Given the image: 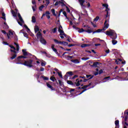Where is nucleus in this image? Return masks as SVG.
Masks as SVG:
<instances>
[{"label":"nucleus","mask_w":128,"mask_h":128,"mask_svg":"<svg viewBox=\"0 0 128 128\" xmlns=\"http://www.w3.org/2000/svg\"><path fill=\"white\" fill-rule=\"evenodd\" d=\"M84 28H85L86 30H88V28H90V26L86 25L84 26Z\"/></svg>","instance_id":"052dcab7"},{"label":"nucleus","mask_w":128,"mask_h":128,"mask_svg":"<svg viewBox=\"0 0 128 128\" xmlns=\"http://www.w3.org/2000/svg\"><path fill=\"white\" fill-rule=\"evenodd\" d=\"M58 82L60 86H62L64 85V82H62V80H58Z\"/></svg>","instance_id":"c9c22d12"},{"label":"nucleus","mask_w":128,"mask_h":128,"mask_svg":"<svg viewBox=\"0 0 128 128\" xmlns=\"http://www.w3.org/2000/svg\"><path fill=\"white\" fill-rule=\"evenodd\" d=\"M106 34L108 36H112L111 38H112V40H116V38H118V35L116 33V31L112 30L106 31Z\"/></svg>","instance_id":"f257e3e1"},{"label":"nucleus","mask_w":128,"mask_h":128,"mask_svg":"<svg viewBox=\"0 0 128 128\" xmlns=\"http://www.w3.org/2000/svg\"><path fill=\"white\" fill-rule=\"evenodd\" d=\"M98 64H100V62H94L93 63V64L90 65V66L92 68H98Z\"/></svg>","instance_id":"1a4fd4ad"},{"label":"nucleus","mask_w":128,"mask_h":128,"mask_svg":"<svg viewBox=\"0 0 128 128\" xmlns=\"http://www.w3.org/2000/svg\"><path fill=\"white\" fill-rule=\"evenodd\" d=\"M92 78H94V75H92L90 78L88 79L84 78L83 82H88V80H92Z\"/></svg>","instance_id":"c756f323"},{"label":"nucleus","mask_w":128,"mask_h":128,"mask_svg":"<svg viewBox=\"0 0 128 128\" xmlns=\"http://www.w3.org/2000/svg\"><path fill=\"white\" fill-rule=\"evenodd\" d=\"M62 4V1H56V2L54 4V6H58V4Z\"/></svg>","instance_id":"72a5a7b5"},{"label":"nucleus","mask_w":128,"mask_h":128,"mask_svg":"<svg viewBox=\"0 0 128 128\" xmlns=\"http://www.w3.org/2000/svg\"><path fill=\"white\" fill-rule=\"evenodd\" d=\"M51 12L53 16H56V10H54V8L52 9Z\"/></svg>","instance_id":"c85d7f7f"},{"label":"nucleus","mask_w":128,"mask_h":128,"mask_svg":"<svg viewBox=\"0 0 128 128\" xmlns=\"http://www.w3.org/2000/svg\"><path fill=\"white\" fill-rule=\"evenodd\" d=\"M44 8V5H42L41 6H40L39 7V10L40 12H42V8Z\"/></svg>","instance_id":"c03bdc74"},{"label":"nucleus","mask_w":128,"mask_h":128,"mask_svg":"<svg viewBox=\"0 0 128 128\" xmlns=\"http://www.w3.org/2000/svg\"><path fill=\"white\" fill-rule=\"evenodd\" d=\"M44 14H46L47 18L48 19L50 18V11H46Z\"/></svg>","instance_id":"f3484780"},{"label":"nucleus","mask_w":128,"mask_h":128,"mask_svg":"<svg viewBox=\"0 0 128 128\" xmlns=\"http://www.w3.org/2000/svg\"><path fill=\"white\" fill-rule=\"evenodd\" d=\"M102 6H104L106 10H108V4H102Z\"/></svg>","instance_id":"ea45409f"},{"label":"nucleus","mask_w":128,"mask_h":128,"mask_svg":"<svg viewBox=\"0 0 128 128\" xmlns=\"http://www.w3.org/2000/svg\"><path fill=\"white\" fill-rule=\"evenodd\" d=\"M52 51L54 52L56 54H58V50L56 48H54V44H52L51 46Z\"/></svg>","instance_id":"4468645a"},{"label":"nucleus","mask_w":128,"mask_h":128,"mask_svg":"<svg viewBox=\"0 0 128 128\" xmlns=\"http://www.w3.org/2000/svg\"><path fill=\"white\" fill-rule=\"evenodd\" d=\"M32 22L34 24L36 22V17L34 16H32Z\"/></svg>","instance_id":"7c9ffc66"},{"label":"nucleus","mask_w":128,"mask_h":128,"mask_svg":"<svg viewBox=\"0 0 128 128\" xmlns=\"http://www.w3.org/2000/svg\"><path fill=\"white\" fill-rule=\"evenodd\" d=\"M70 62H73V64H80V60H78V59L71 60Z\"/></svg>","instance_id":"6ab92c4d"},{"label":"nucleus","mask_w":128,"mask_h":128,"mask_svg":"<svg viewBox=\"0 0 128 128\" xmlns=\"http://www.w3.org/2000/svg\"><path fill=\"white\" fill-rule=\"evenodd\" d=\"M12 56L10 58V60H14L16 58V54L11 53Z\"/></svg>","instance_id":"aec40b11"},{"label":"nucleus","mask_w":128,"mask_h":128,"mask_svg":"<svg viewBox=\"0 0 128 128\" xmlns=\"http://www.w3.org/2000/svg\"><path fill=\"white\" fill-rule=\"evenodd\" d=\"M68 74H65L64 76V78L65 80H68Z\"/></svg>","instance_id":"774afa93"},{"label":"nucleus","mask_w":128,"mask_h":128,"mask_svg":"<svg viewBox=\"0 0 128 128\" xmlns=\"http://www.w3.org/2000/svg\"><path fill=\"white\" fill-rule=\"evenodd\" d=\"M36 36L37 38L41 39L42 38V33H40V32H38L36 34Z\"/></svg>","instance_id":"9b49d317"},{"label":"nucleus","mask_w":128,"mask_h":128,"mask_svg":"<svg viewBox=\"0 0 128 128\" xmlns=\"http://www.w3.org/2000/svg\"><path fill=\"white\" fill-rule=\"evenodd\" d=\"M12 14L13 16H14V18H16V13L14 10H12Z\"/></svg>","instance_id":"2f4dec72"},{"label":"nucleus","mask_w":128,"mask_h":128,"mask_svg":"<svg viewBox=\"0 0 128 128\" xmlns=\"http://www.w3.org/2000/svg\"><path fill=\"white\" fill-rule=\"evenodd\" d=\"M98 20H100V16H96V18H94V22H98Z\"/></svg>","instance_id":"de8ad7c7"},{"label":"nucleus","mask_w":128,"mask_h":128,"mask_svg":"<svg viewBox=\"0 0 128 128\" xmlns=\"http://www.w3.org/2000/svg\"><path fill=\"white\" fill-rule=\"evenodd\" d=\"M22 52L23 53L24 56H32V54L30 53H28V52H26V49L22 50Z\"/></svg>","instance_id":"39448f33"},{"label":"nucleus","mask_w":128,"mask_h":128,"mask_svg":"<svg viewBox=\"0 0 128 128\" xmlns=\"http://www.w3.org/2000/svg\"><path fill=\"white\" fill-rule=\"evenodd\" d=\"M18 18L22 24H24V20L22 19V16H20V14H18Z\"/></svg>","instance_id":"ddd939ff"},{"label":"nucleus","mask_w":128,"mask_h":128,"mask_svg":"<svg viewBox=\"0 0 128 128\" xmlns=\"http://www.w3.org/2000/svg\"><path fill=\"white\" fill-rule=\"evenodd\" d=\"M92 44H82L81 45V48H86V46H90Z\"/></svg>","instance_id":"5701e85b"},{"label":"nucleus","mask_w":128,"mask_h":128,"mask_svg":"<svg viewBox=\"0 0 128 128\" xmlns=\"http://www.w3.org/2000/svg\"><path fill=\"white\" fill-rule=\"evenodd\" d=\"M87 88H88V85L84 86L82 87V89L83 90L78 94V95L80 96L83 94V92H86V90H88Z\"/></svg>","instance_id":"0eeeda50"},{"label":"nucleus","mask_w":128,"mask_h":128,"mask_svg":"<svg viewBox=\"0 0 128 128\" xmlns=\"http://www.w3.org/2000/svg\"><path fill=\"white\" fill-rule=\"evenodd\" d=\"M14 44L16 46V50H17V52H18V50H20V45H18L16 42H14Z\"/></svg>","instance_id":"b1692460"},{"label":"nucleus","mask_w":128,"mask_h":128,"mask_svg":"<svg viewBox=\"0 0 128 128\" xmlns=\"http://www.w3.org/2000/svg\"><path fill=\"white\" fill-rule=\"evenodd\" d=\"M62 44H63V46H68V43L66 42L63 41Z\"/></svg>","instance_id":"3c124183"},{"label":"nucleus","mask_w":128,"mask_h":128,"mask_svg":"<svg viewBox=\"0 0 128 128\" xmlns=\"http://www.w3.org/2000/svg\"><path fill=\"white\" fill-rule=\"evenodd\" d=\"M74 84H75V86H84V84H80V79L78 78L76 80V82L74 83Z\"/></svg>","instance_id":"423d86ee"},{"label":"nucleus","mask_w":128,"mask_h":128,"mask_svg":"<svg viewBox=\"0 0 128 128\" xmlns=\"http://www.w3.org/2000/svg\"><path fill=\"white\" fill-rule=\"evenodd\" d=\"M10 51L12 52V54H18V52L16 51V50L14 49L13 50L10 49Z\"/></svg>","instance_id":"a19ab883"},{"label":"nucleus","mask_w":128,"mask_h":128,"mask_svg":"<svg viewBox=\"0 0 128 128\" xmlns=\"http://www.w3.org/2000/svg\"><path fill=\"white\" fill-rule=\"evenodd\" d=\"M92 74L86 75V78H92Z\"/></svg>","instance_id":"338daca9"},{"label":"nucleus","mask_w":128,"mask_h":128,"mask_svg":"<svg viewBox=\"0 0 128 128\" xmlns=\"http://www.w3.org/2000/svg\"><path fill=\"white\" fill-rule=\"evenodd\" d=\"M64 16L66 18L67 20H68V15L66 14V11H64L62 12Z\"/></svg>","instance_id":"79ce46f5"},{"label":"nucleus","mask_w":128,"mask_h":128,"mask_svg":"<svg viewBox=\"0 0 128 128\" xmlns=\"http://www.w3.org/2000/svg\"><path fill=\"white\" fill-rule=\"evenodd\" d=\"M66 74H69L70 76H72L74 74H72V72H66Z\"/></svg>","instance_id":"a18cd8bd"},{"label":"nucleus","mask_w":128,"mask_h":128,"mask_svg":"<svg viewBox=\"0 0 128 128\" xmlns=\"http://www.w3.org/2000/svg\"><path fill=\"white\" fill-rule=\"evenodd\" d=\"M17 22L18 24H20V26H22V22H20V21H18V20H17Z\"/></svg>","instance_id":"680f3d73"},{"label":"nucleus","mask_w":128,"mask_h":128,"mask_svg":"<svg viewBox=\"0 0 128 128\" xmlns=\"http://www.w3.org/2000/svg\"><path fill=\"white\" fill-rule=\"evenodd\" d=\"M32 4H34L35 8H36V0H32Z\"/></svg>","instance_id":"603ef678"},{"label":"nucleus","mask_w":128,"mask_h":128,"mask_svg":"<svg viewBox=\"0 0 128 128\" xmlns=\"http://www.w3.org/2000/svg\"><path fill=\"white\" fill-rule=\"evenodd\" d=\"M105 18H106V20H105V22H104V26L102 28L104 30H106L107 28H108V26H110V24L108 23V20H110V18H106V17Z\"/></svg>","instance_id":"7ed1b4c3"},{"label":"nucleus","mask_w":128,"mask_h":128,"mask_svg":"<svg viewBox=\"0 0 128 128\" xmlns=\"http://www.w3.org/2000/svg\"><path fill=\"white\" fill-rule=\"evenodd\" d=\"M63 36H65V38H70V36L66 35V34H64Z\"/></svg>","instance_id":"0e129e2a"},{"label":"nucleus","mask_w":128,"mask_h":128,"mask_svg":"<svg viewBox=\"0 0 128 128\" xmlns=\"http://www.w3.org/2000/svg\"><path fill=\"white\" fill-rule=\"evenodd\" d=\"M46 4H44V6H48V4H50V0H46Z\"/></svg>","instance_id":"49530a36"},{"label":"nucleus","mask_w":128,"mask_h":128,"mask_svg":"<svg viewBox=\"0 0 128 128\" xmlns=\"http://www.w3.org/2000/svg\"><path fill=\"white\" fill-rule=\"evenodd\" d=\"M56 28H54L53 30H52V32L53 34H56Z\"/></svg>","instance_id":"4d7b16f0"},{"label":"nucleus","mask_w":128,"mask_h":128,"mask_svg":"<svg viewBox=\"0 0 128 128\" xmlns=\"http://www.w3.org/2000/svg\"><path fill=\"white\" fill-rule=\"evenodd\" d=\"M32 62H34V60L30 59L25 60L23 64V66H28V68H34V66H32Z\"/></svg>","instance_id":"f03ea898"},{"label":"nucleus","mask_w":128,"mask_h":128,"mask_svg":"<svg viewBox=\"0 0 128 128\" xmlns=\"http://www.w3.org/2000/svg\"><path fill=\"white\" fill-rule=\"evenodd\" d=\"M102 72H104V71L102 70H100L99 71H98V74H102Z\"/></svg>","instance_id":"bf43d9fd"},{"label":"nucleus","mask_w":128,"mask_h":128,"mask_svg":"<svg viewBox=\"0 0 128 128\" xmlns=\"http://www.w3.org/2000/svg\"><path fill=\"white\" fill-rule=\"evenodd\" d=\"M78 75H74L72 78V80H74V78H78Z\"/></svg>","instance_id":"69168bd1"},{"label":"nucleus","mask_w":128,"mask_h":128,"mask_svg":"<svg viewBox=\"0 0 128 128\" xmlns=\"http://www.w3.org/2000/svg\"><path fill=\"white\" fill-rule=\"evenodd\" d=\"M122 76H128V72H122Z\"/></svg>","instance_id":"864d4df0"},{"label":"nucleus","mask_w":128,"mask_h":128,"mask_svg":"<svg viewBox=\"0 0 128 128\" xmlns=\"http://www.w3.org/2000/svg\"><path fill=\"white\" fill-rule=\"evenodd\" d=\"M50 80H52V82H54V80H56V78L54 77V76H52L50 78Z\"/></svg>","instance_id":"37998d69"},{"label":"nucleus","mask_w":128,"mask_h":128,"mask_svg":"<svg viewBox=\"0 0 128 128\" xmlns=\"http://www.w3.org/2000/svg\"><path fill=\"white\" fill-rule=\"evenodd\" d=\"M10 48H12L13 50H16V48H14V46H12V45H10L9 46Z\"/></svg>","instance_id":"e2e57ef3"},{"label":"nucleus","mask_w":128,"mask_h":128,"mask_svg":"<svg viewBox=\"0 0 128 128\" xmlns=\"http://www.w3.org/2000/svg\"><path fill=\"white\" fill-rule=\"evenodd\" d=\"M39 31H40V28H38V26H36L34 28V32L36 34V32H39Z\"/></svg>","instance_id":"393cba45"},{"label":"nucleus","mask_w":128,"mask_h":128,"mask_svg":"<svg viewBox=\"0 0 128 128\" xmlns=\"http://www.w3.org/2000/svg\"><path fill=\"white\" fill-rule=\"evenodd\" d=\"M20 58H26V56H18L17 58H16V60L18 61L16 62V64H23L24 65V62H20Z\"/></svg>","instance_id":"20e7f679"},{"label":"nucleus","mask_w":128,"mask_h":128,"mask_svg":"<svg viewBox=\"0 0 128 128\" xmlns=\"http://www.w3.org/2000/svg\"><path fill=\"white\" fill-rule=\"evenodd\" d=\"M2 42L4 44H5V46H10V44L6 42Z\"/></svg>","instance_id":"5fc2aeb1"},{"label":"nucleus","mask_w":128,"mask_h":128,"mask_svg":"<svg viewBox=\"0 0 128 128\" xmlns=\"http://www.w3.org/2000/svg\"><path fill=\"white\" fill-rule=\"evenodd\" d=\"M40 42L42 44H46V40H44V38H42L40 39Z\"/></svg>","instance_id":"2eb2a0df"},{"label":"nucleus","mask_w":128,"mask_h":128,"mask_svg":"<svg viewBox=\"0 0 128 128\" xmlns=\"http://www.w3.org/2000/svg\"><path fill=\"white\" fill-rule=\"evenodd\" d=\"M54 42H56V44H62L63 42L58 41V40L56 39H54Z\"/></svg>","instance_id":"4be33fe9"},{"label":"nucleus","mask_w":128,"mask_h":128,"mask_svg":"<svg viewBox=\"0 0 128 128\" xmlns=\"http://www.w3.org/2000/svg\"><path fill=\"white\" fill-rule=\"evenodd\" d=\"M46 86L48 88H50L51 90H56V88L52 87V86L48 84H46Z\"/></svg>","instance_id":"f8f14e48"},{"label":"nucleus","mask_w":128,"mask_h":128,"mask_svg":"<svg viewBox=\"0 0 128 128\" xmlns=\"http://www.w3.org/2000/svg\"><path fill=\"white\" fill-rule=\"evenodd\" d=\"M85 32H88V34H92V32H92V30H89V29L86 30Z\"/></svg>","instance_id":"f704fd0d"},{"label":"nucleus","mask_w":128,"mask_h":128,"mask_svg":"<svg viewBox=\"0 0 128 128\" xmlns=\"http://www.w3.org/2000/svg\"><path fill=\"white\" fill-rule=\"evenodd\" d=\"M9 28L10 27L8 26V25H4L3 26L4 30H8Z\"/></svg>","instance_id":"e433bc0d"},{"label":"nucleus","mask_w":128,"mask_h":128,"mask_svg":"<svg viewBox=\"0 0 128 128\" xmlns=\"http://www.w3.org/2000/svg\"><path fill=\"white\" fill-rule=\"evenodd\" d=\"M78 2L80 4V5L81 6H84V8H86V5H84V4L86 2V0H78Z\"/></svg>","instance_id":"9d476101"},{"label":"nucleus","mask_w":128,"mask_h":128,"mask_svg":"<svg viewBox=\"0 0 128 128\" xmlns=\"http://www.w3.org/2000/svg\"><path fill=\"white\" fill-rule=\"evenodd\" d=\"M82 60H90V58H88V57L82 58Z\"/></svg>","instance_id":"8fccbe9b"},{"label":"nucleus","mask_w":128,"mask_h":128,"mask_svg":"<svg viewBox=\"0 0 128 128\" xmlns=\"http://www.w3.org/2000/svg\"><path fill=\"white\" fill-rule=\"evenodd\" d=\"M67 84H70V86H76V84H74V83L72 82V80H67Z\"/></svg>","instance_id":"a211bd4d"},{"label":"nucleus","mask_w":128,"mask_h":128,"mask_svg":"<svg viewBox=\"0 0 128 128\" xmlns=\"http://www.w3.org/2000/svg\"><path fill=\"white\" fill-rule=\"evenodd\" d=\"M58 32H60V36H64V34H65L64 30H62L61 29H58Z\"/></svg>","instance_id":"a878e982"},{"label":"nucleus","mask_w":128,"mask_h":128,"mask_svg":"<svg viewBox=\"0 0 128 128\" xmlns=\"http://www.w3.org/2000/svg\"><path fill=\"white\" fill-rule=\"evenodd\" d=\"M102 30H104L102 29H98L96 31H94L93 34H96V32H102Z\"/></svg>","instance_id":"bb28decb"},{"label":"nucleus","mask_w":128,"mask_h":128,"mask_svg":"<svg viewBox=\"0 0 128 128\" xmlns=\"http://www.w3.org/2000/svg\"><path fill=\"white\" fill-rule=\"evenodd\" d=\"M115 125L116 128H120V121L118 120H115Z\"/></svg>","instance_id":"412c9836"},{"label":"nucleus","mask_w":128,"mask_h":128,"mask_svg":"<svg viewBox=\"0 0 128 128\" xmlns=\"http://www.w3.org/2000/svg\"><path fill=\"white\" fill-rule=\"evenodd\" d=\"M112 44L114 46L115 44H118V41L116 40H112Z\"/></svg>","instance_id":"4c0bfd02"},{"label":"nucleus","mask_w":128,"mask_h":128,"mask_svg":"<svg viewBox=\"0 0 128 128\" xmlns=\"http://www.w3.org/2000/svg\"><path fill=\"white\" fill-rule=\"evenodd\" d=\"M58 76L62 78V72H58Z\"/></svg>","instance_id":"6e6d98bb"},{"label":"nucleus","mask_w":128,"mask_h":128,"mask_svg":"<svg viewBox=\"0 0 128 128\" xmlns=\"http://www.w3.org/2000/svg\"><path fill=\"white\" fill-rule=\"evenodd\" d=\"M66 12H70V8L68 6H66Z\"/></svg>","instance_id":"13d9d810"},{"label":"nucleus","mask_w":128,"mask_h":128,"mask_svg":"<svg viewBox=\"0 0 128 128\" xmlns=\"http://www.w3.org/2000/svg\"><path fill=\"white\" fill-rule=\"evenodd\" d=\"M2 17H0V18H2V20H6V14H4V12H2Z\"/></svg>","instance_id":"cd10ccee"},{"label":"nucleus","mask_w":128,"mask_h":128,"mask_svg":"<svg viewBox=\"0 0 128 128\" xmlns=\"http://www.w3.org/2000/svg\"><path fill=\"white\" fill-rule=\"evenodd\" d=\"M24 29L20 30V32H22V34H23L25 38H28V33H26V32H24Z\"/></svg>","instance_id":"6e6552de"},{"label":"nucleus","mask_w":128,"mask_h":128,"mask_svg":"<svg viewBox=\"0 0 128 128\" xmlns=\"http://www.w3.org/2000/svg\"><path fill=\"white\" fill-rule=\"evenodd\" d=\"M40 78H43L44 80H48V78L44 76H41Z\"/></svg>","instance_id":"473e14b6"},{"label":"nucleus","mask_w":128,"mask_h":128,"mask_svg":"<svg viewBox=\"0 0 128 128\" xmlns=\"http://www.w3.org/2000/svg\"><path fill=\"white\" fill-rule=\"evenodd\" d=\"M78 30H78V32H86L85 31L86 30H84V28L80 29V28H79V29H78Z\"/></svg>","instance_id":"09e8293b"},{"label":"nucleus","mask_w":128,"mask_h":128,"mask_svg":"<svg viewBox=\"0 0 128 128\" xmlns=\"http://www.w3.org/2000/svg\"><path fill=\"white\" fill-rule=\"evenodd\" d=\"M108 10H110V8L108 7V9L106 8L105 12H106V18H110V14H108Z\"/></svg>","instance_id":"dca6fc26"},{"label":"nucleus","mask_w":128,"mask_h":128,"mask_svg":"<svg viewBox=\"0 0 128 128\" xmlns=\"http://www.w3.org/2000/svg\"><path fill=\"white\" fill-rule=\"evenodd\" d=\"M120 62H122L121 59L118 58V59L116 60V63L117 64H120Z\"/></svg>","instance_id":"58836bf2"}]
</instances>
